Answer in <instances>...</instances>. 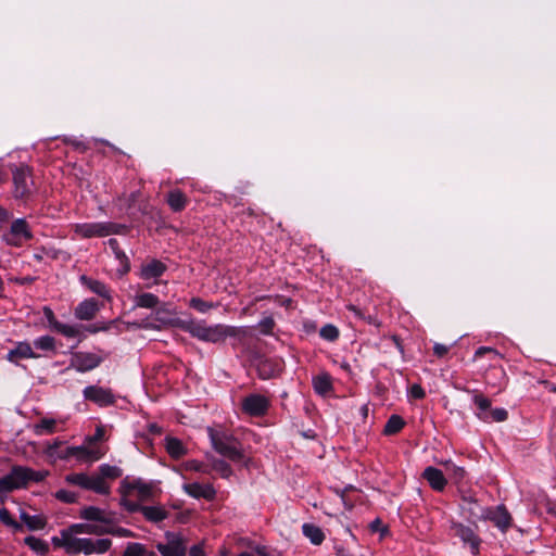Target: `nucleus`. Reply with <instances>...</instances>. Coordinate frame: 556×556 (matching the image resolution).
Here are the masks:
<instances>
[{"mask_svg":"<svg viewBox=\"0 0 556 556\" xmlns=\"http://www.w3.org/2000/svg\"><path fill=\"white\" fill-rule=\"evenodd\" d=\"M187 468L191 469V470L200 471L202 469V466L198 462L193 460V462H189L187 464Z\"/></svg>","mask_w":556,"mask_h":556,"instance_id":"obj_56","label":"nucleus"},{"mask_svg":"<svg viewBox=\"0 0 556 556\" xmlns=\"http://www.w3.org/2000/svg\"><path fill=\"white\" fill-rule=\"evenodd\" d=\"M101 362L102 358L94 353L77 352L72 355L70 367L79 372H86L98 367Z\"/></svg>","mask_w":556,"mask_h":556,"instance_id":"obj_13","label":"nucleus"},{"mask_svg":"<svg viewBox=\"0 0 556 556\" xmlns=\"http://www.w3.org/2000/svg\"><path fill=\"white\" fill-rule=\"evenodd\" d=\"M404 425L405 422L402 419V417L397 415H392L384 426V433L394 434L399 432L404 427Z\"/></svg>","mask_w":556,"mask_h":556,"instance_id":"obj_41","label":"nucleus"},{"mask_svg":"<svg viewBox=\"0 0 556 556\" xmlns=\"http://www.w3.org/2000/svg\"><path fill=\"white\" fill-rule=\"evenodd\" d=\"M127 227L112 222L77 223L72 225L73 239L103 238L111 235H121Z\"/></svg>","mask_w":556,"mask_h":556,"instance_id":"obj_3","label":"nucleus"},{"mask_svg":"<svg viewBox=\"0 0 556 556\" xmlns=\"http://www.w3.org/2000/svg\"><path fill=\"white\" fill-rule=\"evenodd\" d=\"M462 510L469 521L476 522L485 519L488 508L481 506L476 498L465 496L463 497Z\"/></svg>","mask_w":556,"mask_h":556,"instance_id":"obj_16","label":"nucleus"},{"mask_svg":"<svg viewBox=\"0 0 556 556\" xmlns=\"http://www.w3.org/2000/svg\"><path fill=\"white\" fill-rule=\"evenodd\" d=\"M223 341L227 338L233 340L235 343H242L248 337L251 336V328L247 326H229L223 324Z\"/></svg>","mask_w":556,"mask_h":556,"instance_id":"obj_22","label":"nucleus"},{"mask_svg":"<svg viewBox=\"0 0 556 556\" xmlns=\"http://www.w3.org/2000/svg\"><path fill=\"white\" fill-rule=\"evenodd\" d=\"M166 267L165 265L156 260H153L141 267L140 277L143 280H150L161 277Z\"/></svg>","mask_w":556,"mask_h":556,"instance_id":"obj_25","label":"nucleus"},{"mask_svg":"<svg viewBox=\"0 0 556 556\" xmlns=\"http://www.w3.org/2000/svg\"><path fill=\"white\" fill-rule=\"evenodd\" d=\"M79 516L86 520L98 521V526H105L106 532H110L113 521V517L110 513L94 506H88L80 510Z\"/></svg>","mask_w":556,"mask_h":556,"instance_id":"obj_17","label":"nucleus"},{"mask_svg":"<svg viewBox=\"0 0 556 556\" xmlns=\"http://www.w3.org/2000/svg\"><path fill=\"white\" fill-rule=\"evenodd\" d=\"M422 477L434 491H443L447 483L444 473L440 469L432 466H429L424 470Z\"/></svg>","mask_w":556,"mask_h":556,"instance_id":"obj_21","label":"nucleus"},{"mask_svg":"<svg viewBox=\"0 0 556 556\" xmlns=\"http://www.w3.org/2000/svg\"><path fill=\"white\" fill-rule=\"evenodd\" d=\"M43 314H45V317L46 319L48 320L49 323V326L54 329L56 327V325L60 323L56 320L55 316H54V313L52 312L51 308L49 307H45L43 308Z\"/></svg>","mask_w":556,"mask_h":556,"instance_id":"obj_52","label":"nucleus"},{"mask_svg":"<svg viewBox=\"0 0 556 556\" xmlns=\"http://www.w3.org/2000/svg\"><path fill=\"white\" fill-rule=\"evenodd\" d=\"M53 330L60 332L66 338H75L79 334V329L75 325L59 323Z\"/></svg>","mask_w":556,"mask_h":556,"instance_id":"obj_43","label":"nucleus"},{"mask_svg":"<svg viewBox=\"0 0 556 556\" xmlns=\"http://www.w3.org/2000/svg\"><path fill=\"white\" fill-rule=\"evenodd\" d=\"M485 519L493 521L503 532L510 527V515L503 506H497L495 509H488Z\"/></svg>","mask_w":556,"mask_h":556,"instance_id":"obj_20","label":"nucleus"},{"mask_svg":"<svg viewBox=\"0 0 556 556\" xmlns=\"http://www.w3.org/2000/svg\"><path fill=\"white\" fill-rule=\"evenodd\" d=\"M302 529H303L304 535L306 538H308L311 540V542L316 545L320 544L325 539L323 531L314 525L304 523Z\"/></svg>","mask_w":556,"mask_h":556,"instance_id":"obj_35","label":"nucleus"},{"mask_svg":"<svg viewBox=\"0 0 556 556\" xmlns=\"http://www.w3.org/2000/svg\"><path fill=\"white\" fill-rule=\"evenodd\" d=\"M62 442L59 440L53 441L47 445L45 453L52 459H68L75 457L81 462H96L103 456V451L99 447L87 446H68L63 451H59Z\"/></svg>","mask_w":556,"mask_h":556,"instance_id":"obj_4","label":"nucleus"},{"mask_svg":"<svg viewBox=\"0 0 556 556\" xmlns=\"http://www.w3.org/2000/svg\"><path fill=\"white\" fill-rule=\"evenodd\" d=\"M486 353H492V354H494V355H497V352H496L494 349H492V348H488V346H485V354H486Z\"/></svg>","mask_w":556,"mask_h":556,"instance_id":"obj_60","label":"nucleus"},{"mask_svg":"<svg viewBox=\"0 0 556 556\" xmlns=\"http://www.w3.org/2000/svg\"><path fill=\"white\" fill-rule=\"evenodd\" d=\"M165 447H166L167 453L173 458H176V459L182 457L187 452L182 442L176 438H167Z\"/></svg>","mask_w":556,"mask_h":556,"instance_id":"obj_30","label":"nucleus"},{"mask_svg":"<svg viewBox=\"0 0 556 556\" xmlns=\"http://www.w3.org/2000/svg\"><path fill=\"white\" fill-rule=\"evenodd\" d=\"M31 238V230L24 218L13 220L10 226V230L4 235L5 241L15 247L22 245Z\"/></svg>","mask_w":556,"mask_h":556,"instance_id":"obj_11","label":"nucleus"},{"mask_svg":"<svg viewBox=\"0 0 556 556\" xmlns=\"http://www.w3.org/2000/svg\"><path fill=\"white\" fill-rule=\"evenodd\" d=\"M108 244L111 248V250L113 251L116 260L119 262V266H121L118 268L119 274H122V275L126 274L130 268L129 260L126 256V254L119 249V244H118L117 240L109 239Z\"/></svg>","mask_w":556,"mask_h":556,"instance_id":"obj_27","label":"nucleus"},{"mask_svg":"<svg viewBox=\"0 0 556 556\" xmlns=\"http://www.w3.org/2000/svg\"><path fill=\"white\" fill-rule=\"evenodd\" d=\"M210 438L217 453L235 463L248 466V459L244 457L240 444L235 438L214 432L213 430H210Z\"/></svg>","mask_w":556,"mask_h":556,"instance_id":"obj_6","label":"nucleus"},{"mask_svg":"<svg viewBox=\"0 0 556 556\" xmlns=\"http://www.w3.org/2000/svg\"><path fill=\"white\" fill-rule=\"evenodd\" d=\"M152 430L155 431V432H159V429L156 426H152Z\"/></svg>","mask_w":556,"mask_h":556,"instance_id":"obj_63","label":"nucleus"},{"mask_svg":"<svg viewBox=\"0 0 556 556\" xmlns=\"http://www.w3.org/2000/svg\"><path fill=\"white\" fill-rule=\"evenodd\" d=\"M160 300L152 293H140L135 296V304L138 307L154 308L159 305Z\"/></svg>","mask_w":556,"mask_h":556,"instance_id":"obj_31","label":"nucleus"},{"mask_svg":"<svg viewBox=\"0 0 556 556\" xmlns=\"http://www.w3.org/2000/svg\"><path fill=\"white\" fill-rule=\"evenodd\" d=\"M238 556H255L253 553L243 552L240 553Z\"/></svg>","mask_w":556,"mask_h":556,"instance_id":"obj_61","label":"nucleus"},{"mask_svg":"<svg viewBox=\"0 0 556 556\" xmlns=\"http://www.w3.org/2000/svg\"><path fill=\"white\" fill-rule=\"evenodd\" d=\"M83 395L85 400L93 402L94 404L104 407L115 403V395L113 392L103 387L88 386L84 389Z\"/></svg>","mask_w":556,"mask_h":556,"instance_id":"obj_12","label":"nucleus"},{"mask_svg":"<svg viewBox=\"0 0 556 556\" xmlns=\"http://www.w3.org/2000/svg\"><path fill=\"white\" fill-rule=\"evenodd\" d=\"M24 541L27 546L41 556H45L49 552L48 543L41 539L30 535L25 538Z\"/></svg>","mask_w":556,"mask_h":556,"instance_id":"obj_36","label":"nucleus"},{"mask_svg":"<svg viewBox=\"0 0 556 556\" xmlns=\"http://www.w3.org/2000/svg\"><path fill=\"white\" fill-rule=\"evenodd\" d=\"M46 477V471H35L28 467L13 466L7 476L0 478V492L8 493L26 486L30 481H42Z\"/></svg>","mask_w":556,"mask_h":556,"instance_id":"obj_5","label":"nucleus"},{"mask_svg":"<svg viewBox=\"0 0 556 556\" xmlns=\"http://www.w3.org/2000/svg\"><path fill=\"white\" fill-rule=\"evenodd\" d=\"M2 290H3V282H2V279L0 278V296L2 295Z\"/></svg>","mask_w":556,"mask_h":556,"instance_id":"obj_62","label":"nucleus"},{"mask_svg":"<svg viewBox=\"0 0 556 556\" xmlns=\"http://www.w3.org/2000/svg\"><path fill=\"white\" fill-rule=\"evenodd\" d=\"M190 306L194 309H197L198 312L202 313V314H205L206 312H208L212 307H214V305L212 303H208L206 301H203L202 299L200 298H192L190 300Z\"/></svg>","mask_w":556,"mask_h":556,"instance_id":"obj_47","label":"nucleus"},{"mask_svg":"<svg viewBox=\"0 0 556 556\" xmlns=\"http://www.w3.org/2000/svg\"><path fill=\"white\" fill-rule=\"evenodd\" d=\"M80 281L84 286H86L91 292L98 294L99 296L111 300L110 289L102 281L89 278L85 275L80 277Z\"/></svg>","mask_w":556,"mask_h":556,"instance_id":"obj_26","label":"nucleus"},{"mask_svg":"<svg viewBox=\"0 0 556 556\" xmlns=\"http://www.w3.org/2000/svg\"><path fill=\"white\" fill-rule=\"evenodd\" d=\"M31 345L34 350H40L43 352L53 351L55 349L54 339L50 336H42L35 339Z\"/></svg>","mask_w":556,"mask_h":556,"instance_id":"obj_38","label":"nucleus"},{"mask_svg":"<svg viewBox=\"0 0 556 556\" xmlns=\"http://www.w3.org/2000/svg\"><path fill=\"white\" fill-rule=\"evenodd\" d=\"M212 467L215 471H217L223 478H229L232 470L230 468V466L222 460V459H216L213 462L212 464Z\"/></svg>","mask_w":556,"mask_h":556,"instance_id":"obj_46","label":"nucleus"},{"mask_svg":"<svg viewBox=\"0 0 556 556\" xmlns=\"http://www.w3.org/2000/svg\"><path fill=\"white\" fill-rule=\"evenodd\" d=\"M14 194L16 198H25L31 192L33 180L28 167H18L13 173Z\"/></svg>","mask_w":556,"mask_h":556,"instance_id":"obj_14","label":"nucleus"},{"mask_svg":"<svg viewBox=\"0 0 556 556\" xmlns=\"http://www.w3.org/2000/svg\"><path fill=\"white\" fill-rule=\"evenodd\" d=\"M56 497L65 503H73L76 496L70 491L60 490L56 492Z\"/></svg>","mask_w":556,"mask_h":556,"instance_id":"obj_51","label":"nucleus"},{"mask_svg":"<svg viewBox=\"0 0 556 556\" xmlns=\"http://www.w3.org/2000/svg\"><path fill=\"white\" fill-rule=\"evenodd\" d=\"M313 387L319 395H328L332 390L331 377L326 372L319 374L313 379Z\"/></svg>","mask_w":556,"mask_h":556,"instance_id":"obj_28","label":"nucleus"},{"mask_svg":"<svg viewBox=\"0 0 556 556\" xmlns=\"http://www.w3.org/2000/svg\"><path fill=\"white\" fill-rule=\"evenodd\" d=\"M485 354V346H481L479 348L476 352H475V359L483 356Z\"/></svg>","mask_w":556,"mask_h":556,"instance_id":"obj_57","label":"nucleus"},{"mask_svg":"<svg viewBox=\"0 0 556 556\" xmlns=\"http://www.w3.org/2000/svg\"><path fill=\"white\" fill-rule=\"evenodd\" d=\"M52 544L55 547L64 548L67 554L76 555L84 553L86 555L103 554L110 549L112 542L110 539H89L72 536L68 533H60L52 538Z\"/></svg>","mask_w":556,"mask_h":556,"instance_id":"obj_2","label":"nucleus"},{"mask_svg":"<svg viewBox=\"0 0 556 556\" xmlns=\"http://www.w3.org/2000/svg\"><path fill=\"white\" fill-rule=\"evenodd\" d=\"M473 402L479 409V412L477 413L478 418L484 422H489V410L491 407L490 400L482 395H476L473 397Z\"/></svg>","mask_w":556,"mask_h":556,"instance_id":"obj_32","label":"nucleus"},{"mask_svg":"<svg viewBox=\"0 0 556 556\" xmlns=\"http://www.w3.org/2000/svg\"><path fill=\"white\" fill-rule=\"evenodd\" d=\"M38 357H40V354L36 353L29 342H18L14 349L9 351L7 356L8 361L15 364H18L22 359Z\"/></svg>","mask_w":556,"mask_h":556,"instance_id":"obj_18","label":"nucleus"},{"mask_svg":"<svg viewBox=\"0 0 556 556\" xmlns=\"http://www.w3.org/2000/svg\"><path fill=\"white\" fill-rule=\"evenodd\" d=\"M508 413L504 408H494L489 410V422L490 421H505L507 419Z\"/></svg>","mask_w":556,"mask_h":556,"instance_id":"obj_49","label":"nucleus"},{"mask_svg":"<svg viewBox=\"0 0 556 556\" xmlns=\"http://www.w3.org/2000/svg\"><path fill=\"white\" fill-rule=\"evenodd\" d=\"M409 394L414 399H422L425 396V391L419 384H413L409 389Z\"/></svg>","mask_w":556,"mask_h":556,"instance_id":"obj_53","label":"nucleus"},{"mask_svg":"<svg viewBox=\"0 0 556 556\" xmlns=\"http://www.w3.org/2000/svg\"><path fill=\"white\" fill-rule=\"evenodd\" d=\"M274 326H275V321H274L273 317H269V316L268 317H264L258 323L260 331L263 334H271Z\"/></svg>","mask_w":556,"mask_h":556,"instance_id":"obj_50","label":"nucleus"},{"mask_svg":"<svg viewBox=\"0 0 556 556\" xmlns=\"http://www.w3.org/2000/svg\"><path fill=\"white\" fill-rule=\"evenodd\" d=\"M228 555H229V551L225 547L220 548L218 552V556H228Z\"/></svg>","mask_w":556,"mask_h":556,"instance_id":"obj_59","label":"nucleus"},{"mask_svg":"<svg viewBox=\"0 0 556 556\" xmlns=\"http://www.w3.org/2000/svg\"><path fill=\"white\" fill-rule=\"evenodd\" d=\"M269 400L262 394H250L242 401V410L250 416H263L267 413Z\"/></svg>","mask_w":556,"mask_h":556,"instance_id":"obj_15","label":"nucleus"},{"mask_svg":"<svg viewBox=\"0 0 556 556\" xmlns=\"http://www.w3.org/2000/svg\"><path fill=\"white\" fill-rule=\"evenodd\" d=\"M67 482L78 485L86 490H91L98 494H108L110 485L106 481H102V477L98 473H73L66 477Z\"/></svg>","mask_w":556,"mask_h":556,"instance_id":"obj_9","label":"nucleus"},{"mask_svg":"<svg viewBox=\"0 0 556 556\" xmlns=\"http://www.w3.org/2000/svg\"><path fill=\"white\" fill-rule=\"evenodd\" d=\"M119 492L122 505L129 511H137L141 502L155 497L157 489L153 482L127 477L121 482Z\"/></svg>","mask_w":556,"mask_h":556,"instance_id":"obj_1","label":"nucleus"},{"mask_svg":"<svg viewBox=\"0 0 556 556\" xmlns=\"http://www.w3.org/2000/svg\"><path fill=\"white\" fill-rule=\"evenodd\" d=\"M182 328L201 341L211 343L223 342V324L206 325L203 320H189L184 323Z\"/></svg>","mask_w":556,"mask_h":556,"instance_id":"obj_7","label":"nucleus"},{"mask_svg":"<svg viewBox=\"0 0 556 556\" xmlns=\"http://www.w3.org/2000/svg\"><path fill=\"white\" fill-rule=\"evenodd\" d=\"M190 556H206L204 546L202 543L195 544L189 548Z\"/></svg>","mask_w":556,"mask_h":556,"instance_id":"obj_54","label":"nucleus"},{"mask_svg":"<svg viewBox=\"0 0 556 556\" xmlns=\"http://www.w3.org/2000/svg\"><path fill=\"white\" fill-rule=\"evenodd\" d=\"M450 529L453 535L459 538L464 546L470 549L472 555L479 554L481 540L473 528L460 522L452 521Z\"/></svg>","mask_w":556,"mask_h":556,"instance_id":"obj_10","label":"nucleus"},{"mask_svg":"<svg viewBox=\"0 0 556 556\" xmlns=\"http://www.w3.org/2000/svg\"><path fill=\"white\" fill-rule=\"evenodd\" d=\"M104 435H105V430H104V428H103L102 426H98V427L96 428V432H94V434H93V435H91V437H88V438L86 439V441H85V444H83L81 446H87V447H99V448H101V450L103 451V455H104V454H105V451H104L101 446H99V445H97V444H96L98 441L103 440V439H104Z\"/></svg>","mask_w":556,"mask_h":556,"instance_id":"obj_42","label":"nucleus"},{"mask_svg":"<svg viewBox=\"0 0 556 556\" xmlns=\"http://www.w3.org/2000/svg\"><path fill=\"white\" fill-rule=\"evenodd\" d=\"M55 424L56 421L54 419L43 418L40 420V422L34 426V432L37 435L53 433L55 429Z\"/></svg>","mask_w":556,"mask_h":556,"instance_id":"obj_39","label":"nucleus"},{"mask_svg":"<svg viewBox=\"0 0 556 556\" xmlns=\"http://www.w3.org/2000/svg\"><path fill=\"white\" fill-rule=\"evenodd\" d=\"M184 490L187 494L195 498L203 497L211 500L215 495V490L210 484L188 483L184 484Z\"/></svg>","mask_w":556,"mask_h":556,"instance_id":"obj_23","label":"nucleus"},{"mask_svg":"<svg viewBox=\"0 0 556 556\" xmlns=\"http://www.w3.org/2000/svg\"><path fill=\"white\" fill-rule=\"evenodd\" d=\"M0 520L3 525L13 528L14 530H20L21 525L17 523L13 517L11 516L10 511L5 508L0 509Z\"/></svg>","mask_w":556,"mask_h":556,"instance_id":"obj_48","label":"nucleus"},{"mask_svg":"<svg viewBox=\"0 0 556 556\" xmlns=\"http://www.w3.org/2000/svg\"><path fill=\"white\" fill-rule=\"evenodd\" d=\"M98 311V303L93 299H88L78 304L75 309V316L80 320H90Z\"/></svg>","mask_w":556,"mask_h":556,"instance_id":"obj_24","label":"nucleus"},{"mask_svg":"<svg viewBox=\"0 0 556 556\" xmlns=\"http://www.w3.org/2000/svg\"><path fill=\"white\" fill-rule=\"evenodd\" d=\"M123 556H156L153 552L148 551L142 544L130 543L126 547Z\"/></svg>","mask_w":556,"mask_h":556,"instance_id":"obj_40","label":"nucleus"},{"mask_svg":"<svg viewBox=\"0 0 556 556\" xmlns=\"http://www.w3.org/2000/svg\"><path fill=\"white\" fill-rule=\"evenodd\" d=\"M150 521H162L167 517L166 510L162 506H140L139 510Z\"/></svg>","mask_w":556,"mask_h":556,"instance_id":"obj_29","label":"nucleus"},{"mask_svg":"<svg viewBox=\"0 0 556 556\" xmlns=\"http://www.w3.org/2000/svg\"><path fill=\"white\" fill-rule=\"evenodd\" d=\"M448 352V348L444 344H441V343H435L434 346H433V353L438 356V357H443L444 355H446Z\"/></svg>","mask_w":556,"mask_h":556,"instance_id":"obj_55","label":"nucleus"},{"mask_svg":"<svg viewBox=\"0 0 556 556\" xmlns=\"http://www.w3.org/2000/svg\"><path fill=\"white\" fill-rule=\"evenodd\" d=\"M98 476L102 477V481L105 479H116L122 476V469L117 466H112L109 464H102L98 469Z\"/></svg>","mask_w":556,"mask_h":556,"instance_id":"obj_37","label":"nucleus"},{"mask_svg":"<svg viewBox=\"0 0 556 556\" xmlns=\"http://www.w3.org/2000/svg\"><path fill=\"white\" fill-rule=\"evenodd\" d=\"M155 547L162 556H187V540L181 533L166 532L165 540Z\"/></svg>","mask_w":556,"mask_h":556,"instance_id":"obj_8","label":"nucleus"},{"mask_svg":"<svg viewBox=\"0 0 556 556\" xmlns=\"http://www.w3.org/2000/svg\"><path fill=\"white\" fill-rule=\"evenodd\" d=\"M319 334L327 341H334L339 337V330L333 325H326L320 329Z\"/></svg>","mask_w":556,"mask_h":556,"instance_id":"obj_45","label":"nucleus"},{"mask_svg":"<svg viewBox=\"0 0 556 556\" xmlns=\"http://www.w3.org/2000/svg\"><path fill=\"white\" fill-rule=\"evenodd\" d=\"M60 533H68L72 536H79V534L101 535L103 533H106V527L89 523H74L70 526L67 529H63Z\"/></svg>","mask_w":556,"mask_h":556,"instance_id":"obj_19","label":"nucleus"},{"mask_svg":"<svg viewBox=\"0 0 556 556\" xmlns=\"http://www.w3.org/2000/svg\"><path fill=\"white\" fill-rule=\"evenodd\" d=\"M22 521L27 526L29 530H41L46 527V520L39 515H28L23 513L21 515Z\"/></svg>","mask_w":556,"mask_h":556,"instance_id":"obj_34","label":"nucleus"},{"mask_svg":"<svg viewBox=\"0 0 556 556\" xmlns=\"http://www.w3.org/2000/svg\"><path fill=\"white\" fill-rule=\"evenodd\" d=\"M348 308H349L350 311H352L355 315H357V316H359V317H361V313H359V311L357 309V307H356V306H354V305H349V306H348Z\"/></svg>","mask_w":556,"mask_h":556,"instance_id":"obj_58","label":"nucleus"},{"mask_svg":"<svg viewBox=\"0 0 556 556\" xmlns=\"http://www.w3.org/2000/svg\"><path fill=\"white\" fill-rule=\"evenodd\" d=\"M167 202L173 211L179 212L186 206V197L180 190H173L168 193Z\"/></svg>","mask_w":556,"mask_h":556,"instance_id":"obj_33","label":"nucleus"},{"mask_svg":"<svg viewBox=\"0 0 556 556\" xmlns=\"http://www.w3.org/2000/svg\"><path fill=\"white\" fill-rule=\"evenodd\" d=\"M445 470H446V473L455 481H459L465 477L464 468L456 466L452 462L445 463Z\"/></svg>","mask_w":556,"mask_h":556,"instance_id":"obj_44","label":"nucleus"}]
</instances>
